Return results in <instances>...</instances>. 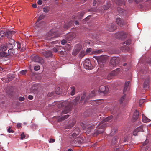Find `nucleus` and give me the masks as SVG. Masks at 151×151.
I'll use <instances>...</instances> for the list:
<instances>
[{
	"instance_id": "nucleus-1",
	"label": "nucleus",
	"mask_w": 151,
	"mask_h": 151,
	"mask_svg": "<svg viewBox=\"0 0 151 151\" xmlns=\"http://www.w3.org/2000/svg\"><path fill=\"white\" fill-rule=\"evenodd\" d=\"M84 142L82 138L80 137L75 139L70 142V145L73 147H80L81 144Z\"/></svg>"
},
{
	"instance_id": "nucleus-2",
	"label": "nucleus",
	"mask_w": 151,
	"mask_h": 151,
	"mask_svg": "<svg viewBox=\"0 0 151 151\" xmlns=\"http://www.w3.org/2000/svg\"><path fill=\"white\" fill-rule=\"evenodd\" d=\"M119 61L120 60L118 58L113 57L111 60L109 65L111 67H114L118 64Z\"/></svg>"
},
{
	"instance_id": "nucleus-3",
	"label": "nucleus",
	"mask_w": 151,
	"mask_h": 151,
	"mask_svg": "<svg viewBox=\"0 0 151 151\" xmlns=\"http://www.w3.org/2000/svg\"><path fill=\"white\" fill-rule=\"evenodd\" d=\"M65 103L67 104L68 105L65 106L64 109L62 110V113L63 114H65L68 113L70 109V107L68 105L69 102L68 101L62 103L61 104V106H65Z\"/></svg>"
},
{
	"instance_id": "nucleus-4",
	"label": "nucleus",
	"mask_w": 151,
	"mask_h": 151,
	"mask_svg": "<svg viewBox=\"0 0 151 151\" xmlns=\"http://www.w3.org/2000/svg\"><path fill=\"white\" fill-rule=\"evenodd\" d=\"M109 91V89L108 87L104 86H101L99 88V92L100 93H103L104 94L107 93Z\"/></svg>"
},
{
	"instance_id": "nucleus-5",
	"label": "nucleus",
	"mask_w": 151,
	"mask_h": 151,
	"mask_svg": "<svg viewBox=\"0 0 151 151\" xmlns=\"http://www.w3.org/2000/svg\"><path fill=\"white\" fill-rule=\"evenodd\" d=\"M119 70H120V68H118L111 71L108 74L107 76V79L109 80L113 78L114 76L118 73Z\"/></svg>"
},
{
	"instance_id": "nucleus-6",
	"label": "nucleus",
	"mask_w": 151,
	"mask_h": 151,
	"mask_svg": "<svg viewBox=\"0 0 151 151\" xmlns=\"http://www.w3.org/2000/svg\"><path fill=\"white\" fill-rule=\"evenodd\" d=\"M85 68L86 69L91 70L92 69V66L91 64L90 60L88 59H86L83 64Z\"/></svg>"
},
{
	"instance_id": "nucleus-7",
	"label": "nucleus",
	"mask_w": 151,
	"mask_h": 151,
	"mask_svg": "<svg viewBox=\"0 0 151 151\" xmlns=\"http://www.w3.org/2000/svg\"><path fill=\"white\" fill-rule=\"evenodd\" d=\"M32 60L35 62H38L42 64L44 63V61L42 57H40L37 55L34 56L32 59Z\"/></svg>"
},
{
	"instance_id": "nucleus-8",
	"label": "nucleus",
	"mask_w": 151,
	"mask_h": 151,
	"mask_svg": "<svg viewBox=\"0 0 151 151\" xmlns=\"http://www.w3.org/2000/svg\"><path fill=\"white\" fill-rule=\"evenodd\" d=\"M94 58L97 60L98 62L105 63L107 59V57L105 56H102L99 57L94 56Z\"/></svg>"
},
{
	"instance_id": "nucleus-9",
	"label": "nucleus",
	"mask_w": 151,
	"mask_h": 151,
	"mask_svg": "<svg viewBox=\"0 0 151 151\" xmlns=\"http://www.w3.org/2000/svg\"><path fill=\"white\" fill-rule=\"evenodd\" d=\"M6 44L9 48H13L15 45V42L14 39L10 38L8 42Z\"/></svg>"
},
{
	"instance_id": "nucleus-10",
	"label": "nucleus",
	"mask_w": 151,
	"mask_h": 151,
	"mask_svg": "<svg viewBox=\"0 0 151 151\" xmlns=\"http://www.w3.org/2000/svg\"><path fill=\"white\" fill-rule=\"evenodd\" d=\"M107 28L109 31L112 32L113 31L116 29V27L114 24L111 23L107 25Z\"/></svg>"
},
{
	"instance_id": "nucleus-11",
	"label": "nucleus",
	"mask_w": 151,
	"mask_h": 151,
	"mask_svg": "<svg viewBox=\"0 0 151 151\" xmlns=\"http://www.w3.org/2000/svg\"><path fill=\"white\" fill-rule=\"evenodd\" d=\"M41 53L46 58L51 57L52 55V52L50 50H47L44 52H43Z\"/></svg>"
},
{
	"instance_id": "nucleus-12",
	"label": "nucleus",
	"mask_w": 151,
	"mask_h": 151,
	"mask_svg": "<svg viewBox=\"0 0 151 151\" xmlns=\"http://www.w3.org/2000/svg\"><path fill=\"white\" fill-rule=\"evenodd\" d=\"M15 32L11 31L9 30H6L5 32V35L8 38H10L12 37L13 34H14Z\"/></svg>"
},
{
	"instance_id": "nucleus-13",
	"label": "nucleus",
	"mask_w": 151,
	"mask_h": 151,
	"mask_svg": "<svg viewBox=\"0 0 151 151\" xmlns=\"http://www.w3.org/2000/svg\"><path fill=\"white\" fill-rule=\"evenodd\" d=\"M139 115V112L137 110L134 112L132 117V120L133 122L136 121L138 118Z\"/></svg>"
},
{
	"instance_id": "nucleus-14",
	"label": "nucleus",
	"mask_w": 151,
	"mask_h": 151,
	"mask_svg": "<svg viewBox=\"0 0 151 151\" xmlns=\"http://www.w3.org/2000/svg\"><path fill=\"white\" fill-rule=\"evenodd\" d=\"M116 22L119 25L121 26H122L124 24V21L120 18H118L116 19Z\"/></svg>"
},
{
	"instance_id": "nucleus-15",
	"label": "nucleus",
	"mask_w": 151,
	"mask_h": 151,
	"mask_svg": "<svg viewBox=\"0 0 151 151\" xmlns=\"http://www.w3.org/2000/svg\"><path fill=\"white\" fill-rule=\"evenodd\" d=\"M118 35L119 36V38L122 40L124 39L127 37V34L125 32H119Z\"/></svg>"
},
{
	"instance_id": "nucleus-16",
	"label": "nucleus",
	"mask_w": 151,
	"mask_h": 151,
	"mask_svg": "<svg viewBox=\"0 0 151 151\" xmlns=\"http://www.w3.org/2000/svg\"><path fill=\"white\" fill-rule=\"evenodd\" d=\"M53 34L54 33L52 31L49 32L46 35V36L47 37V40H50L54 37L55 36H54Z\"/></svg>"
},
{
	"instance_id": "nucleus-17",
	"label": "nucleus",
	"mask_w": 151,
	"mask_h": 151,
	"mask_svg": "<svg viewBox=\"0 0 151 151\" xmlns=\"http://www.w3.org/2000/svg\"><path fill=\"white\" fill-rule=\"evenodd\" d=\"M9 47H8V46L6 44H2L0 46V50L1 51H5Z\"/></svg>"
},
{
	"instance_id": "nucleus-18",
	"label": "nucleus",
	"mask_w": 151,
	"mask_h": 151,
	"mask_svg": "<svg viewBox=\"0 0 151 151\" xmlns=\"http://www.w3.org/2000/svg\"><path fill=\"white\" fill-rule=\"evenodd\" d=\"M118 139V137L117 136H115L114 137L112 140L111 145L113 146L115 145H116L117 143V139Z\"/></svg>"
},
{
	"instance_id": "nucleus-19",
	"label": "nucleus",
	"mask_w": 151,
	"mask_h": 151,
	"mask_svg": "<svg viewBox=\"0 0 151 151\" xmlns=\"http://www.w3.org/2000/svg\"><path fill=\"white\" fill-rule=\"evenodd\" d=\"M74 36L73 34L70 33L69 34H67L65 36V39L67 40H70L73 38Z\"/></svg>"
},
{
	"instance_id": "nucleus-20",
	"label": "nucleus",
	"mask_w": 151,
	"mask_h": 151,
	"mask_svg": "<svg viewBox=\"0 0 151 151\" xmlns=\"http://www.w3.org/2000/svg\"><path fill=\"white\" fill-rule=\"evenodd\" d=\"M149 79H146L144 83L143 87L147 89L149 88Z\"/></svg>"
},
{
	"instance_id": "nucleus-21",
	"label": "nucleus",
	"mask_w": 151,
	"mask_h": 151,
	"mask_svg": "<svg viewBox=\"0 0 151 151\" xmlns=\"http://www.w3.org/2000/svg\"><path fill=\"white\" fill-rule=\"evenodd\" d=\"M9 49L8 51L7 54L8 55L12 56L15 53L14 50L13 48H9Z\"/></svg>"
},
{
	"instance_id": "nucleus-22",
	"label": "nucleus",
	"mask_w": 151,
	"mask_h": 151,
	"mask_svg": "<svg viewBox=\"0 0 151 151\" xmlns=\"http://www.w3.org/2000/svg\"><path fill=\"white\" fill-rule=\"evenodd\" d=\"M69 116V115H68L63 116L61 117H59L58 119V121L59 122H61L67 119Z\"/></svg>"
},
{
	"instance_id": "nucleus-23",
	"label": "nucleus",
	"mask_w": 151,
	"mask_h": 151,
	"mask_svg": "<svg viewBox=\"0 0 151 151\" xmlns=\"http://www.w3.org/2000/svg\"><path fill=\"white\" fill-rule=\"evenodd\" d=\"M115 2L116 4L118 5L122 6L124 5L125 4L124 0H116Z\"/></svg>"
},
{
	"instance_id": "nucleus-24",
	"label": "nucleus",
	"mask_w": 151,
	"mask_h": 151,
	"mask_svg": "<svg viewBox=\"0 0 151 151\" xmlns=\"http://www.w3.org/2000/svg\"><path fill=\"white\" fill-rule=\"evenodd\" d=\"M17 49H21V51H22V52H23V51L24 50H25L26 49L24 47H22V48L21 49V44L19 42H17Z\"/></svg>"
},
{
	"instance_id": "nucleus-25",
	"label": "nucleus",
	"mask_w": 151,
	"mask_h": 151,
	"mask_svg": "<svg viewBox=\"0 0 151 151\" xmlns=\"http://www.w3.org/2000/svg\"><path fill=\"white\" fill-rule=\"evenodd\" d=\"M79 130L78 128H76L74 131V132L73 133L72 136L73 137H75L77 136L79 134V132L78 131Z\"/></svg>"
},
{
	"instance_id": "nucleus-26",
	"label": "nucleus",
	"mask_w": 151,
	"mask_h": 151,
	"mask_svg": "<svg viewBox=\"0 0 151 151\" xmlns=\"http://www.w3.org/2000/svg\"><path fill=\"white\" fill-rule=\"evenodd\" d=\"M142 120L144 122L147 123L149 122L150 121V120L145 116L144 114L142 115Z\"/></svg>"
},
{
	"instance_id": "nucleus-27",
	"label": "nucleus",
	"mask_w": 151,
	"mask_h": 151,
	"mask_svg": "<svg viewBox=\"0 0 151 151\" xmlns=\"http://www.w3.org/2000/svg\"><path fill=\"white\" fill-rule=\"evenodd\" d=\"M104 132V130L102 129L101 130L100 129H98V130L96 131L94 134L93 136H97L99 134L102 133Z\"/></svg>"
},
{
	"instance_id": "nucleus-28",
	"label": "nucleus",
	"mask_w": 151,
	"mask_h": 151,
	"mask_svg": "<svg viewBox=\"0 0 151 151\" xmlns=\"http://www.w3.org/2000/svg\"><path fill=\"white\" fill-rule=\"evenodd\" d=\"M84 129L86 130L88 132H90L91 130L93 129V127L92 126H87L86 127L83 128Z\"/></svg>"
},
{
	"instance_id": "nucleus-29",
	"label": "nucleus",
	"mask_w": 151,
	"mask_h": 151,
	"mask_svg": "<svg viewBox=\"0 0 151 151\" xmlns=\"http://www.w3.org/2000/svg\"><path fill=\"white\" fill-rule=\"evenodd\" d=\"M8 56L7 53L4 51L0 52V57H6Z\"/></svg>"
},
{
	"instance_id": "nucleus-30",
	"label": "nucleus",
	"mask_w": 151,
	"mask_h": 151,
	"mask_svg": "<svg viewBox=\"0 0 151 151\" xmlns=\"http://www.w3.org/2000/svg\"><path fill=\"white\" fill-rule=\"evenodd\" d=\"M14 78V76L12 74H9L8 75L6 79L9 81H11Z\"/></svg>"
},
{
	"instance_id": "nucleus-31",
	"label": "nucleus",
	"mask_w": 151,
	"mask_h": 151,
	"mask_svg": "<svg viewBox=\"0 0 151 151\" xmlns=\"http://www.w3.org/2000/svg\"><path fill=\"white\" fill-rule=\"evenodd\" d=\"M129 83L130 82L129 81H128L125 82V87L124 89V92H125L127 89Z\"/></svg>"
},
{
	"instance_id": "nucleus-32",
	"label": "nucleus",
	"mask_w": 151,
	"mask_h": 151,
	"mask_svg": "<svg viewBox=\"0 0 151 151\" xmlns=\"http://www.w3.org/2000/svg\"><path fill=\"white\" fill-rule=\"evenodd\" d=\"M113 118V116H111L109 117H107L104 119L103 121V123L107 122Z\"/></svg>"
},
{
	"instance_id": "nucleus-33",
	"label": "nucleus",
	"mask_w": 151,
	"mask_h": 151,
	"mask_svg": "<svg viewBox=\"0 0 151 151\" xmlns=\"http://www.w3.org/2000/svg\"><path fill=\"white\" fill-rule=\"evenodd\" d=\"M75 125V123L73 122L71 124L68 125L65 127V128L66 129H70Z\"/></svg>"
},
{
	"instance_id": "nucleus-34",
	"label": "nucleus",
	"mask_w": 151,
	"mask_h": 151,
	"mask_svg": "<svg viewBox=\"0 0 151 151\" xmlns=\"http://www.w3.org/2000/svg\"><path fill=\"white\" fill-rule=\"evenodd\" d=\"M126 98V95H125L123 96L121 98L119 102L120 104H122L123 103V101H124L125 98Z\"/></svg>"
},
{
	"instance_id": "nucleus-35",
	"label": "nucleus",
	"mask_w": 151,
	"mask_h": 151,
	"mask_svg": "<svg viewBox=\"0 0 151 151\" xmlns=\"http://www.w3.org/2000/svg\"><path fill=\"white\" fill-rule=\"evenodd\" d=\"M136 131L138 132H143L144 130L143 129L142 126H140L136 129Z\"/></svg>"
},
{
	"instance_id": "nucleus-36",
	"label": "nucleus",
	"mask_w": 151,
	"mask_h": 151,
	"mask_svg": "<svg viewBox=\"0 0 151 151\" xmlns=\"http://www.w3.org/2000/svg\"><path fill=\"white\" fill-rule=\"evenodd\" d=\"M71 94L72 95H73L75 93V88L74 87H71Z\"/></svg>"
},
{
	"instance_id": "nucleus-37",
	"label": "nucleus",
	"mask_w": 151,
	"mask_h": 151,
	"mask_svg": "<svg viewBox=\"0 0 151 151\" xmlns=\"http://www.w3.org/2000/svg\"><path fill=\"white\" fill-rule=\"evenodd\" d=\"M5 32L4 31L0 30V39H1L4 36Z\"/></svg>"
},
{
	"instance_id": "nucleus-38",
	"label": "nucleus",
	"mask_w": 151,
	"mask_h": 151,
	"mask_svg": "<svg viewBox=\"0 0 151 151\" xmlns=\"http://www.w3.org/2000/svg\"><path fill=\"white\" fill-rule=\"evenodd\" d=\"M131 43V40H128L127 41L125 42L123 44V45L124 46H125V45H129Z\"/></svg>"
},
{
	"instance_id": "nucleus-39",
	"label": "nucleus",
	"mask_w": 151,
	"mask_h": 151,
	"mask_svg": "<svg viewBox=\"0 0 151 151\" xmlns=\"http://www.w3.org/2000/svg\"><path fill=\"white\" fill-rule=\"evenodd\" d=\"M80 98L79 97H77L73 100V102L74 104H76L77 103L79 99Z\"/></svg>"
},
{
	"instance_id": "nucleus-40",
	"label": "nucleus",
	"mask_w": 151,
	"mask_h": 151,
	"mask_svg": "<svg viewBox=\"0 0 151 151\" xmlns=\"http://www.w3.org/2000/svg\"><path fill=\"white\" fill-rule=\"evenodd\" d=\"M86 54V53L85 52L83 51H81V52L79 55H80V57L82 58L83 56H84Z\"/></svg>"
},
{
	"instance_id": "nucleus-41",
	"label": "nucleus",
	"mask_w": 151,
	"mask_h": 151,
	"mask_svg": "<svg viewBox=\"0 0 151 151\" xmlns=\"http://www.w3.org/2000/svg\"><path fill=\"white\" fill-rule=\"evenodd\" d=\"M102 51L100 50H97L93 51L92 52L93 54H96L101 53Z\"/></svg>"
},
{
	"instance_id": "nucleus-42",
	"label": "nucleus",
	"mask_w": 151,
	"mask_h": 151,
	"mask_svg": "<svg viewBox=\"0 0 151 151\" xmlns=\"http://www.w3.org/2000/svg\"><path fill=\"white\" fill-rule=\"evenodd\" d=\"M44 17H45V16L43 15L42 14L40 15L39 16L37 22H39V21H40V20H41L42 19H43L44 18Z\"/></svg>"
},
{
	"instance_id": "nucleus-43",
	"label": "nucleus",
	"mask_w": 151,
	"mask_h": 151,
	"mask_svg": "<svg viewBox=\"0 0 151 151\" xmlns=\"http://www.w3.org/2000/svg\"><path fill=\"white\" fill-rule=\"evenodd\" d=\"M145 100L143 99H141L139 101V104L140 106H141L142 104L144 103Z\"/></svg>"
},
{
	"instance_id": "nucleus-44",
	"label": "nucleus",
	"mask_w": 151,
	"mask_h": 151,
	"mask_svg": "<svg viewBox=\"0 0 151 151\" xmlns=\"http://www.w3.org/2000/svg\"><path fill=\"white\" fill-rule=\"evenodd\" d=\"M72 22H69V24H68V25H65L64 26V27L65 28L68 29V28H69L70 27V25L72 24Z\"/></svg>"
},
{
	"instance_id": "nucleus-45",
	"label": "nucleus",
	"mask_w": 151,
	"mask_h": 151,
	"mask_svg": "<svg viewBox=\"0 0 151 151\" xmlns=\"http://www.w3.org/2000/svg\"><path fill=\"white\" fill-rule=\"evenodd\" d=\"M12 128L11 127H8V128L7 129V131L9 133H13L14 131L11 129V128Z\"/></svg>"
},
{
	"instance_id": "nucleus-46",
	"label": "nucleus",
	"mask_w": 151,
	"mask_h": 151,
	"mask_svg": "<svg viewBox=\"0 0 151 151\" xmlns=\"http://www.w3.org/2000/svg\"><path fill=\"white\" fill-rule=\"evenodd\" d=\"M43 10V11L45 13L48 12L49 11V9L47 7L44 8Z\"/></svg>"
},
{
	"instance_id": "nucleus-47",
	"label": "nucleus",
	"mask_w": 151,
	"mask_h": 151,
	"mask_svg": "<svg viewBox=\"0 0 151 151\" xmlns=\"http://www.w3.org/2000/svg\"><path fill=\"white\" fill-rule=\"evenodd\" d=\"M91 43V41L89 40H86L85 41V45L87 46L89 45Z\"/></svg>"
},
{
	"instance_id": "nucleus-48",
	"label": "nucleus",
	"mask_w": 151,
	"mask_h": 151,
	"mask_svg": "<svg viewBox=\"0 0 151 151\" xmlns=\"http://www.w3.org/2000/svg\"><path fill=\"white\" fill-rule=\"evenodd\" d=\"M25 135L24 134V133H23L21 135L20 138L21 139H23L25 138Z\"/></svg>"
},
{
	"instance_id": "nucleus-49",
	"label": "nucleus",
	"mask_w": 151,
	"mask_h": 151,
	"mask_svg": "<svg viewBox=\"0 0 151 151\" xmlns=\"http://www.w3.org/2000/svg\"><path fill=\"white\" fill-rule=\"evenodd\" d=\"M40 69V66L38 65V66H35L34 67V70L36 71L38 70H39Z\"/></svg>"
},
{
	"instance_id": "nucleus-50",
	"label": "nucleus",
	"mask_w": 151,
	"mask_h": 151,
	"mask_svg": "<svg viewBox=\"0 0 151 151\" xmlns=\"http://www.w3.org/2000/svg\"><path fill=\"white\" fill-rule=\"evenodd\" d=\"M67 41L64 39H63L61 41V43L62 45H65V43H67Z\"/></svg>"
},
{
	"instance_id": "nucleus-51",
	"label": "nucleus",
	"mask_w": 151,
	"mask_h": 151,
	"mask_svg": "<svg viewBox=\"0 0 151 151\" xmlns=\"http://www.w3.org/2000/svg\"><path fill=\"white\" fill-rule=\"evenodd\" d=\"M86 96V94L85 93H84L83 94V96H82L81 97V101H83L84 99Z\"/></svg>"
},
{
	"instance_id": "nucleus-52",
	"label": "nucleus",
	"mask_w": 151,
	"mask_h": 151,
	"mask_svg": "<svg viewBox=\"0 0 151 151\" xmlns=\"http://www.w3.org/2000/svg\"><path fill=\"white\" fill-rule=\"evenodd\" d=\"M27 72V70H22L20 72L21 74L22 75H24Z\"/></svg>"
},
{
	"instance_id": "nucleus-53",
	"label": "nucleus",
	"mask_w": 151,
	"mask_h": 151,
	"mask_svg": "<svg viewBox=\"0 0 151 151\" xmlns=\"http://www.w3.org/2000/svg\"><path fill=\"white\" fill-rule=\"evenodd\" d=\"M96 91L95 90H94L92 91L91 92V94L92 95L91 96H93L95 95H96Z\"/></svg>"
},
{
	"instance_id": "nucleus-54",
	"label": "nucleus",
	"mask_w": 151,
	"mask_h": 151,
	"mask_svg": "<svg viewBox=\"0 0 151 151\" xmlns=\"http://www.w3.org/2000/svg\"><path fill=\"white\" fill-rule=\"evenodd\" d=\"M24 99H25L24 97H20L19 98V100L20 101H24Z\"/></svg>"
},
{
	"instance_id": "nucleus-55",
	"label": "nucleus",
	"mask_w": 151,
	"mask_h": 151,
	"mask_svg": "<svg viewBox=\"0 0 151 151\" xmlns=\"http://www.w3.org/2000/svg\"><path fill=\"white\" fill-rule=\"evenodd\" d=\"M138 132L136 131V129L133 132V134L134 136L137 135Z\"/></svg>"
},
{
	"instance_id": "nucleus-56",
	"label": "nucleus",
	"mask_w": 151,
	"mask_h": 151,
	"mask_svg": "<svg viewBox=\"0 0 151 151\" xmlns=\"http://www.w3.org/2000/svg\"><path fill=\"white\" fill-rule=\"evenodd\" d=\"M106 126V125L105 124H103L101 125L99 127V128L103 129Z\"/></svg>"
},
{
	"instance_id": "nucleus-57",
	"label": "nucleus",
	"mask_w": 151,
	"mask_h": 151,
	"mask_svg": "<svg viewBox=\"0 0 151 151\" xmlns=\"http://www.w3.org/2000/svg\"><path fill=\"white\" fill-rule=\"evenodd\" d=\"M85 12H82L79 13V14L81 17H82L85 14Z\"/></svg>"
},
{
	"instance_id": "nucleus-58",
	"label": "nucleus",
	"mask_w": 151,
	"mask_h": 151,
	"mask_svg": "<svg viewBox=\"0 0 151 151\" xmlns=\"http://www.w3.org/2000/svg\"><path fill=\"white\" fill-rule=\"evenodd\" d=\"M55 141V140L54 139H50L49 141V142L50 143H53Z\"/></svg>"
},
{
	"instance_id": "nucleus-59",
	"label": "nucleus",
	"mask_w": 151,
	"mask_h": 151,
	"mask_svg": "<svg viewBox=\"0 0 151 151\" xmlns=\"http://www.w3.org/2000/svg\"><path fill=\"white\" fill-rule=\"evenodd\" d=\"M53 50L55 52H56L58 51V48H57V47H55L53 48Z\"/></svg>"
},
{
	"instance_id": "nucleus-60",
	"label": "nucleus",
	"mask_w": 151,
	"mask_h": 151,
	"mask_svg": "<svg viewBox=\"0 0 151 151\" xmlns=\"http://www.w3.org/2000/svg\"><path fill=\"white\" fill-rule=\"evenodd\" d=\"M92 49L89 48L86 50V52L88 53L90 52L91 51Z\"/></svg>"
},
{
	"instance_id": "nucleus-61",
	"label": "nucleus",
	"mask_w": 151,
	"mask_h": 151,
	"mask_svg": "<svg viewBox=\"0 0 151 151\" xmlns=\"http://www.w3.org/2000/svg\"><path fill=\"white\" fill-rule=\"evenodd\" d=\"M42 3V1L41 0H39L37 1V3L39 5H41Z\"/></svg>"
},
{
	"instance_id": "nucleus-62",
	"label": "nucleus",
	"mask_w": 151,
	"mask_h": 151,
	"mask_svg": "<svg viewBox=\"0 0 151 151\" xmlns=\"http://www.w3.org/2000/svg\"><path fill=\"white\" fill-rule=\"evenodd\" d=\"M28 98L30 100H32L33 98V96L32 95H29L28 96Z\"/></svg>"
},
{
	"instance_id": "nucleus-63",
	"label": "nucleus",
	"mask_w": 151,
	"mask_h": 151,
	"mask_svg": "<svg viewBox=\"0 0 151 151\" xmlns=\"http://www.w3.org/2000/svg\"><path fill=\"white\" fill-rule=\"evenodd\" d=\"M96 9H93V8L89 10V11H91V12H96Z\"/></svg>"
},
{
	"instance_id": "nucleus-64",
	"label": "nucleus",
	"mask_w": 151,
	"mask_h": 151,
	"mask_svg": "<svg viewBox=\"0 0 151 151\" xmlns=\"http://www.w3.org/2000/svg\"><path fill=\"white\" fill-rule=\"evenodd\" d=\"M97 3V1L96 0H93V5L94 6H95Z\"/></svg>"
}]
</instances>
